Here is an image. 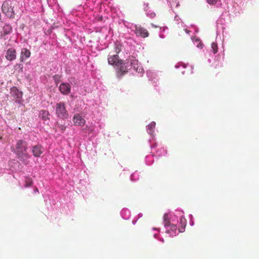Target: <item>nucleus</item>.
I'll return each mask as SVG.
<instances>
[{
  "mask_svg": "<svg viewBox=\"0 0 259 259\" xmlns=\"http://www.w3.org/2000/svg\"><path fill=\"white\" fill-rule=\"evenodd\" d=\"M206 1L210 5H215L218 2H221V0H206Z\"/></svg>",
  "mask_w": 259,
  "mask_h": 259,
  "instance_id": "nucleus-23",
  "label": "nucleus"
},
{
  "mask_svg": "<svg viewBox=\"0 0 259 259\" xmlns=\"http://www.w3.org/2000/svg\"><path fill=\"white\" fill-rule=\"evenodd\" d=\"M128 63V60H126L124 62L122 60L121 63H119L120 65L116 66L117 67L116 75L118 78H121L124 75L127 73L129 67L127 65Z\"/></svg>",
  "mask_w": 259,
  "mask_h": 259,
  "instance_id": "nucleus-2",
  "label": "nucleus"
},
{
  "mask_svg": "<svg viewBox=\"0 0 259 259\" xmlns=\"http://www.w3.org/2000/svg\"><path fill=\"white\" fill-rule=\"evenodd\" d=\"M27 149V143L24 140H20L17 142L15 148L13 151L21 161H24L30 157V155L29 154Z\"/></svg>",
  "mask_w": 259,
  "mask_h": 259,
  "instance_id": "nucleus-1",
  "label": "nucleus"
},
{
  "mask_svg": "<svg viewBox=\"0 0 259 259\" xmlns=\"http://www.w3.org/2000/svg\"><path fill=\"white\" fill-rule=\"evenodd\" d=\"M31 53L30 51L26 48H24L22 50L21 52L20 61L23 62L26 58H29L30 56Z\"/></svg>",
  "mask_w": 259,
  "mask_h": 259,
  "instance_id": "nucleus-11",
  "label": "nucleus"
},
{
  "mask_svg": "<svg viewBox=\"0 0 259 259\" xmlns=\"http://www.w3.org/2000/svg\"><path fill=\"white\" fill-rule=\"evenodd\" d=\"M56 114L58 117L62 119H66L68 114L65 107L64 103H59L56 104Z\"/></svg>",
  "mask_w": 259,
  "mask_h": 259,
  "instance_id": "nucleus-3",
  "label": "nucleus"
},
{
  "mask_svg": "<svg viewBox=\"0 0 259 259\" xmlns=\"http://www.w3.org/2000/svg\"><path fill=\"white\" fill-rule=\"evenodd\" d=\"M121 51V46L119 45H116L115 47L114 52L116 53V54L118 55Z\"/></svg>",
  "mask_w": 259,
  "mask_h": 259,
  "instance_id": "nucleus-22",
  "label": "nucleus"
},
{
  "mask_svg": "<svg viewBox=\"0 0 259 259\" xmlns=\"http://www.w3.org/2000/svg\"><path fill=\"white\" fill-rule=\"evenodd\" d=\"M177 230V226L176 225L171 224L169 227V229L166 230V233L170 234L171 236H174L176 235V231Z\"/></svg>",
  "mask_w": 259,
  "mask_h": 259,
  "instance_id": "nucleus-13",
  "label": "nucleus"
},
{
  "mask_svg": "<svg viewBox=\"0 0 259 259\" xmlns=\"http://www.w3.org/2000/svg\"><path fill=\"white\" fill-rule=\"evenodd\" d=\"M53 78L54 79V80L55 81V82L56 83H57V82L59 81V80L60 79V76L58 75H55L53 76Z\"/></svg>",
  "mask_w": 259,
  "mask_h": 259,
  "instance_id": "nucleus-24",
  "label": "nucleus"
},
{
  "mask_svg": "<svg viewBox=\"0 0 259 259\" xmlns=\"http://www.w3.org/2000/svg\"><path fill=\"white\" fill-rule=\"evenodd\" d=\"M73 124L76 126H83L85 123V119L79 114H76L73 117Z\"/></svg>",
  "mask_w": 259,
  "mask_h": 259,
  "instance_id": "nucleus-7",
  "label": "nucleus"
},
{
  "mask_svg": "<svg viewBox=\"0 0 259 259\" xmlns=\"http://www.w3.org/2000/svg\"><path fill=\"white\" fill-rule=\"evenodd\" d=\"M122 60L119 59V57L117 54H110L108 58V62L111 65H118L119 63H121Z\"/></svg>",
  "mask_w": 259,
  "mask_h": 259,
  "instance_id": "nucleus-6",
  "label": "nucleus"
},
{
  "mask_svg": "<svg viewBox=\"0 0 259 259\" xmlns=\"http://www.w3.org/2000/svg\"><path fill=\"white\" fill-rule=\"evenodd\" d=\"M180 224H181V227H180L179 228V232H183L185 231V227L186 226V220L184 218H183V217L181 218Z\"/></svg>",
  "mask_w": 259,
  "mask_h": 259,
  "instance_id": "nucleus-15",
  "label": "nucleus"
},
{
  "mask_svg": "<svg viewBox=\"0 0 259 259\" xmlns=\"http://www.w3.org/2000/svg\"><path fill=\"white\" fill-rule=\"evenodd\" d=\"M2 10L3 12L9 18H12L14 16L13 9L10 4V1L4 2L2 6Z\"/></svg>",
  "mask_w": 259,
  "mask_h": 259,
  "instance_id": "nucleus-4",
  "label": "nucleus"
},
{
  "mask_svg": "<svg viewBox=\"0 0 259 259\" xmlns=\"http://www.w3.org/2000/svg\"><path fill=\"white\" fill-rule=\"evenodd\" d=\"M59 127L60 128V130L62 131V132H63L65 131L66 128L65 126L63 125H59Z\"/></svg>",
  "mask_w": 259,
  "mask_h": 259,
  "instance_id": "nucleus-25",
  "label": "nucleus"
},
{
  "mask_svg": "<svg viewBox=\"0 0 259 259\" xmlns=\"http://www.w3.org/2000/svg\"><path fill=\"white\" fill-rule=\"evenodd\" d=\"M14 69L15 70H19V72H22L23 71V65L21 64H16L14 66Z\"/></svg>",
  "mask_w": 259,
  "mask_h": 259,
  "instance_id": "nucleus-20",
  "label": "nucleus"
},
{
  "mask_svg": "<svg viewBox=\"0 0 259 259\" xmlns=\"http://www.w3.org/2000/svg\"><path fill=\"white\" fill-rule=\"evenodd\" d=\"M25 187H30L32 186V185L33 184V181L31 178H26L25 179Z\"/></svg>",
  "mask_w": 259,
  "mask_h": 259,
  "instance_id": "nucleus-17",
  "label": "nucleus"
},
{
  "mask_svg": "<svg viewBox=\"0 0 259 259\" xmlns=\"http://www.w3.org/2000/svg\"><path fill=\"white\" fill-rule=\"evenodd\" d=\"M59 90L63 95H68L70 93L71 86L68 83H62L60 85Z\"/></svg>",
  "mask_w": 259,
  "mask_h": 259,
  "instance_id": "nucleus-10",
  "label": "nucleus"
},
{
  "mask_svg": "<svg viewBox=\"0 0 259 259\" xmlns=\"http://www.w3.org/2000/svg\"><path fill=\"white\" fill-rule=\"evenodd\" d=\"M164 223L165 227L167 228H169V227L171 225L170 224V222L167 219V215L165 214L163 217Z\"/></svg>",
  "mask_w": 259,
  "mask_h": 259,
  "instance_id": "nucleus-18",
  "label": "nucleus"
},
{
  "mask_svg": "<svg viewBox=\"0 0 259 259\" xmlns=\"http://www.w3.org/2000/svg\"><path fill=\"white\" fill-rule=\"evenodd\" d=\"M35 191H38V189L36 188V189L35 190Z\"/></svg>",
  "mask_w": 259,
  "mask_h": 259,
  "instance_id": "nucleus-29",
  "label": "nucleus"
},
{
  "mask_svg": "<svg viewBox=\"0 0 259 259\" xmlns=\"http://www.w3.org/2000/svg\"><path fill=\"white\" fill-rule=\"evenodd\" d=\"M155 122H152L147 126L148 130L150 131L149 133H151L152 132L153 130L155 128Z\"/></svg>",
  "mask_w": 259,
  "mask_h": 259,
  "instance_id": "nucleus-21",
  "label": "nucleus"
},
{
  "mask_svg": "<svg viewBox=\"0 0 259 259\" xmlns=\"http://www.w3.org/2000/svg\"><path fill=\"white\" fill-rule=\"evenodd\" d=\"M12 32V27L9 24H5L1 32V36L7 35Z\"/></svg>",
  "mask_w": 259,
  "mask_h": 259,
  "instance_id": "nucleus-12",
  "label": "nucleus"
},
{
  "mask_svg": "<svg viewBox=\"0 0 259 259\" xmlns=\"http://www.w3.org/2000/svg\"><path fill=\"white\" fill-rule=\"evenodd\" d=\"M135 32L137 36L145 38L149 36L148 31L141 25H136L135 26Z\"/></svg>",
  "mask_w": 259,
  "mask_h": 259,
  "instance_id": "nucleus-5",
  "label": "nucleus"
},
{
  "mask_svg": "<svg viewBox=\"0 0 259 259\" xmlns=\"http://www.w3.org/2000/svg\"><path fill=\"white\" fill-rule=\"evenodd\" d=\"M185 31L187 33H188V34H189L191 32L190 30H188L187 29H185Z\"/></svg>",
  "mask_w": 259,
  "mask_h": 259,
  "instance_id": "nucleus-26",
  "label": "nucleus"
},
{
  "mask_svg": "<svg viewBox=\"0 0 259 259\" xmlns=\"http://www.w3.org/2000/svg\"><path fill=\"white\" fill-rule=\"evenodd\" d=\"M49 111L45 110H42L40 111L39 117L44 121H46L47 119H49Z\"/></svg>",
  "mask_w": 259,
  "mask_h": 259,
  "instance_id": "nucleus-14",
  "label": "nucleus"
},
{
  "mask_svg": "<svg viewBox=\"0 0 259 259\" xmlns=\"http://www.w3.org/2000/svg\"><path fill=\"white\" fill-rule=\"evenodd\" d=\"M13 91H15V92H18V90H17V89H16V88L14 89L13 90Z\"/></svg>",
  "mask_w": 259,
  "mask_h": 259,
  "instance_id": "nucleus-27",
  "label": "nucleus"
},
{
  "mask_svg": "<svg viewBox=\"0 0 259 259\" xmlns=\"http://www.w3.org/2000/svg\"><path fill=\"white\" fill-rule=\"evenodd\" d=\"M5 57L6 59L10 61H12L16 58V51L14 48L9 49L6 54Z\"/></svg>",
  "mask_w": 259,
  "mask_h": 259,
  "instance_id": "nucleus-9",
  "label": "nucleus"
},
{
  "mask_svg": "<svg viewBox=\"0 0 259 259\" xmlns=\"http://www.w3.org/2000/svg\"><path fill=\"white\" fill-rule=\"evenodd\" d=\"M130 60L131 65L135 69L137 70L138 67V60H137L134 57H131L130 58Z\"/></svg>",
  "mask_w": 259,
  "mask_h": 259,
  "instance_id": "nucleus-16",
  "label": "nucleus"
},
{
  "mask_svg": "<svg viewBox=\"0 0 259 259\" xmlns=\"http://www.w3.org/2000/svg\"><path fill=\"white\" fill-rule=\"evenodd\" d=\"M211 49L213 50V53L215 54L218 52V45L216 42H212L211 44Z\"/></svg>",
  "mask_w": 259,
  "mask_h": 259,
  "instance_id": "nucleus-19",
  "label": "nucleus"
},
{
  "mask_svg": "<svg viewBox=\"0 0 259 259\" xmlns=\"http://www.w3.org/2000/svg\"><path fill=\"white\" fill-rule=\"evenodd\" d=\"M31 151L34 157H38L44 151V149L40 145H37L32 147Z\"/></svg>",
  "mask_w": 259,
  "mask_h": 259,
  "instance_id": "nucleus-8",
  "label": "nucleus"
},
{
  "mask_svg": "<svg viewBox=\"0 0 259 259\" xmlns=\"http://www.w3.org/2000/svg\"><path fill=\"white\" fill-rule=\"evenodd\" d=\"M35 191H38V189L36 188V189L35 190Z\"/></svg>",
  "mask_w": 259,
  "mask_h": 259,
  "instance_id": "nucleus-28",
  "label": "nucleus"
}]
</instances>
